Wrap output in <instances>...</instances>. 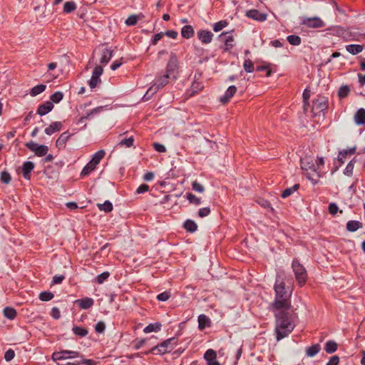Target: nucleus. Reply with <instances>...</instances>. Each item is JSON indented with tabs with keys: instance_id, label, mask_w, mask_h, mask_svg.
<instances>
[{
	"instance_id": "obj_1",
	"label": "nucleus",
	"mask_w": 365,
	"mask_h": 365,
	"mask_svg": "<svg viewBox=\"0 0 365 365\" xmlns=\"http://www.w3.org/2000/svg\"><path fill=\"white\" fill-rule=\"evenodd\" d=\"M284 272H279L277 274L274 284L275 299L273 303V308L278 309H288L290 306V294L285 289Z\"/></svg>"
},
{
	"instance_id": "obj_2",
	"label": "nucleus",
	"mask_w": 365,
	"mask_h": 365,
	"mask_svg": "<svg viewBox=\"0 0 365 365\" xmlns=\"http://www.w3.org/2000/svg\"><path fill=\"white\" fill-rule=\"evenodd\" d=\"M282 309L275 313L277 339L279 341L288 336L295 325L292 317Z\"/></svg>"
},
{
	"instance_id": "obj_3",
	"label": "nucleus",
	"mask_w": 365,
	"mask_h": 365,
	"mask_svg": "<svg viewBox=\"0 0 365 365\" xmlns=\"http://www.w3.org/2000/svg\"><path fill=\"white\" fill-rule=\"evenodd\" d=\"M170 78L167 73L158 78L156 81L148 88L146 93L143 96L144 101H148L150 97L155 93L159 89L163 88L168 83V79Z\"/></svg>"
},
{
	"instance_id": "obj_4",
	"label": "nucleus",
	"mask_w": 365,
	"mask_h": 365,
	"mask_svg": "<svg viewBox=\"0 0 365 365\" xmlns=\"http://www.w3.org/2000/svg\"><path fill=\"white\" fill-rule=\"evenodd\" d=\"M293 272L298 284L303 286L307 278V271L297 259H294L292 264Z\"/></svg>"
},
{
	"instance_id": "obj_5",
	"label": "nucleus",
	"mask_w": 365,
	"mask_h": 365,
	"mask_svg": "<svg viewBox=\"0 0 365 365\" xmlns=\"http://www.w3.org/2000/svg\"><path fill=\"white\" fill-rule=\"evenodd\" d=\"M301 168L302 170L307 172L310 171L316 173L317 177H319L317 171L319 170V165L317 161L312 156H306L301 159Z\"/></svg>"
},
{
	"instance_id": "obj_6",
	"label": "nucleus",
	"mask_w": 365,
	"mask_h": 365,
	"mask_svg": "<svg viewBox=\"0 0 365 365\" xmlns=\"http://www.w3.org/2000/svg\"><path fill=\"white\" fill-rule=\"evenodd\" d=\"M302 24L308 28L319 29L325 26V23L317 16L311 18H304Z\"/></svg>"
},
{
	"instance_id": "obj_7",
	"label": "nucleus",
	"mask_w": 365,
	"mask_h": 365,
	"mask_svg": "<svg viewBox=\"0 0 365 365\" xmlns=\"http://www.w3.org/2000/svg\"><path fill=\"white\" fill-rule=\"evenodd\" d=\"M26 147L38 157H42L46 155L48 148L46 145H38L34 142H29L26 143Z\"/></svg>"
},
{
	"instance_id": "obj_8",
	"label": "nucleus",
	"mask_w": 365,
	"mask_h": 365,
	"mask_svg": "<svg viewBox=\"0 0 365 365\" xmlns=\"http://www.w3.org/2000/svg\"><path fill=\"white\" fill-rule=\"evenodd\" d=\"M327 108V99L324 96H319L313 101L312 112L317 113Z\"/></svg>"
},
{
	"instance_id": "obj_9",
	"label": "nucleus",
	"mask_w": 365,
	"mask_h": 365,
	"mask_svg": "<svg viewBox=\"0 0 365 365\" xmlns=\"http://www.w3.org/2000/svg\"><path fill=\"white\" fill-rule=\"evenodd\" d=\"M102 73L103 68L101 66H96L93 71L92 76L88 82L89 86L91 89L95 88L101 82L100 76Z\"/></svg>"
},
{
	"instance_id": "obj_10",
	"label": "nucleus",
	"mask_w": 365,
	"mask_h": 365,
	"mask_svg": "<svg viewBox=\"0 0 365 365\" xmlns=\"http://www.w3.org/2000/svg\"><path fill=\"white\" fill-rule=\"evenodd\" d=\"M178 67V61L175 54L172 53L170 60L166 66V73L171 76L177 71Z\"/></svg>"
},
{
	"instance_id": "obj_11",
	"label": "nucleus",
	"mask_w": 365,
	"mask_h": 365,
	"mask_svg": "<svg viewBox=\"0 0 365 365\" xmlns=\"http://www.w3.org/2000/svg\"><path fill=\"white\" fill-rule=\"evenodd\" d=\"M246 16L252 19L258 21H264L267 20V14L262 13L256 9H251L247 11Z\"/></svg>"
},
{
	"instance_id": "obj_12",
	"label": "nucleus",
	"mask_w": 365,
	"mask_h": 365,
	"mask_svg": "<svg viewBox=\"0 0 365 365\" xmlns=\"http://www.w3.org/2000/svg\"><path fill=\"white\" fill-rule=\"evenodd\" d=\"M34 169V163L31 161H26L21 167L23 176L26 180L31 179V173Z\"/></svg>"
},
{
	"instance_id": "obj_13",
	"label": "nucleus",
	"mask_w": 365,
	"mask_h": 365,
	"mask_svg": "<svg viewBox=\"0 0 365 365\" xmlns=\"http://www.w3.org/2000/svg\"><path fill=\"white\" fill-rule=\"evenodd\" d=\"M216 352L212 349H208L204 355L208 365H220L218 361H216Z\"/></svg>"
},
{
	"instance_id": "obj_14",
	"label": "nucleus",
	"mask_w": 365,
	"mask_h": 365,
	"mask_svg": "<svg viewBox=\"0 0 365 365\" xmlns=\"http://www.w3.org/2000/svg\"><path fill=\"white\" fill-rule=\"evenodd\" d=\"M237 91V88L235 86H230L226 91L225 93L220 97V102L227 103L230 101V98L235 95Z\"/></svg>"
},
{
	"instance_id": "obj_15",
	"label": "nucleus",
	"mask_w": 365,
	"mask_h": 365,
	"mask_svg": "<svg viewBox=\"0 0 365 365\" xmlns=\"http://www.w3.org/2000/svg\"><path fill=\"white\" fill-rule=\"evenodd\" d=\"M197 36L203 43H209L212 41L213 34L212 32L205 30L198 31Z\"/></svg>"
},
{
	"instance_id": "obj_16",
	"label": "nucleus",
	"mask_w": 365,
	"mask_h": 365,
	"mask_svg": "<svg viewBox=\"0 0 365 365\" xmlns=\"http://www.w3.org/2000/svg\"><path fill=\"white\" fill-rule=\"evenodd\" d=\"M53 108L52 102L46 101L40 105L37 109V113L40 115H44L49 113Z\"/></svg>"
},
{
	"instance_id": "obj_17",
	"label": "nucleus",
	"mask_w": 365,
	"mask_h": 365,
	"mask_svg": "<svg viewBox=\"0 0 365 365\" xmlns=\"http://www.w3.org/2000/svg\"><path fill=\"white\" fill-rule=\"evenodd\" d=\"M177 345V339L175 337L166 339L160 344V347L166 349V352L172 351Z\"/></svg>"
},
{
	"instance_id": "obj_18",
	"label": "nucleus",
	"mask_w": 365,
	"mask_h": 365,
	"mask_svg": "<svg viewBox=\"0 0 365 365\" xmlns=\"http://www.w3.org/2000/svg\"><path fill=\"white\" fill-rule=\"evenodd\" d=\"M71 136V134H70L68 131L61 133L56 142V147L58 149L64 148L66 142L68 140Z\"/></svg>"
},
{
	"instance_id": "obj_19",
	"label": "nucleus",
	"mask_w": 365,
	"mask_h": 365,
	"mask_svg": "<svg viewBox=\"0 0 365 365\" xmlns=\"http://www.w3.org/2000/svg\"><path fill=\"white\" fill-rule=\"evenodd\" d=\"M76 302L83 309H89L94 304L93 299L92 298H89V297H85L81 299H78V300H76Z\"/></svg>"
},
{
	"instance_id": "obj_20",
	"label": "nucleus",
	"mask_w": 365,
	"mask_h": 365,
	"mask_svg": "<svg viewBox=\"0 0 365 365\" xmlns=\"http://www.w3.org/2000/svg\"><path fill=\"white\" fill-rule=\"evenodd\" d=\"M62 128V123L60 121L53 122L48 127L45 129L46 134L51 135L55 132L59 131Z\"/></svg>"
},
{
	"instance_id": "obj_21",
	"label": "nucleus",
	"mask_w": 365,
	"mask_h": 365,
	"mask_svg": "<svg viewBox=\"0 0 365 365\" xmlns=\"http://www.w3.org/2000/svg\"><path fill=\"white\" fill-rule=\"evenodd\" d=\"M354 122L356 125L365 124V109H359L354 115Z\"/></svg>"
},
{
	"instance_id": "obj_22",
	"label": "nucleus",
	"mask_w": 365,
	"mask_h": 365,
	"mask_svg": "<svg viewBox=\"0 0 365 365\" xmlns=\"http://www.w3.org/2000/svg\"><path fill=\"white\" fill-rule=\"evenodd\" d=\"M222 41L225 42L226 49H229L233 46L234 38L233 36L229 33H222L220 36Z\"/></svg>"
},
{
	"instance_id": "obj_23",
	"label": "nucleus",
	"mask_w": 365,
	"mask_h": 365,
	"mask_svg": "<svg viewBox=\"0 0 365 365\" xmlns=\"http://www.w3.org/2000/svg\"><path fill=\"white\" fill-rule=\"evenodd\" d=\"M356 152V147L350 148L348 149H344L343 150L339 151L338 155V160L341 163H344V160L348 155H353Z\"/></svg>"
},
{
	"instance_id": "obj_24",
	"label": "nucleus",
	"mask_w": 365,
	"mask_h": 365,
	"mask_svg": "<svg viewBox=\"0 0 365 365\" xmlns=\"http://www.w3.org/2000/svg\"><path fill=\"white\" fill-rule=\"evenodd\" d=\"M363 49V46L359 44H349L346 46V50L352 55H356L361 53Z\"/></svg>"
},
{
	"instance_id": "obj_25",
	"label": "nucleus",
	"mask_w": 365,
	"mask_h": 365,
	"mask_svg": "<svg viewBox=\"0 0 365 365\" xmlns=\"http://www.w3.org/2000/svg\"><path fill=\"white\" fill-rule=\"evenodd\" d=\"M210 324V319L205 314H200L198 316V328L200 330H203L206 327H209Z\"/></svg>"
},
{
	"instance_id": "obj_26",
	"label": "nucleus",
	"mask_w": 365,
	"mask_h": 365,
	"mask_svg": "<svg viewBox=\"0 0 365 365\" xmlns=\"http://www.w3.org/2000/svg\"><path fill=\"white\" fill-rule=\"evenodd\" d=\"M68 355L69 350H63L53 353L51 358L53 361H58L68 359Z\"/></svg>"
},
{
	"instance_id": "obj_27",
	"label": "nucleus",
	"mask_w": 365,
	"mask_h": 365,
	"mask_svg": "<svg viewBox=\"0 0 365 365\" xmlns=\"http://www.w3.org/2000/svg\"><path fill=\"white\" fill-rule=\"evenodd\" d=\"M112 51L109 48H104L102 51L101 58L100 59L101 63L106 65L112 58Z\"/></svg>"
},
{
	"instance_id": "obj_28",
	"label": "nucleus",
	"mask_w": 365,
	"mask_h": 365,
	"mask_svg": "<svg viewBox=\"0 0 365 365\" xmlns=\"http://www.w3.org/2000/svg\"><path fill=\"white\" fill-rule=\"evenodd\" d=\"M321 349L319 344H317L306 349V354L309 357H313L317 354Z\"/></svg>"
},
{
	"instance_id": "obj_29",
	"label": "nucleus",
	"mask_w": 365,
	"mask_h": 365,
	"mask_svg": "<svg viewBox=\"0 0 365 365\" xmlns=\"http://www.w3.org/2000/svg\"><path fill=\"white\" fill-rule=\"evenodd\" d=\"M362 227V223L356 220H350L346 223V229L349 232H355Z\"/></svg>"
},
{
	"instance_id": "obj_30",
	"label": "nucleus",
	"mask_w": 365,
	"mask_h": 365,
	"mask_svg": "<svg viewBox=\"0 0 365 365\" xmlns=\"http://www.w3.org/2000/svg\"><path fill=\"white\" fill-rule=\"evenodd\" d=\"M194 34L193 28L190 25H186L182 28L181 35L185 38H191Z\"/></svg>"
},
{
	"instance_id": "obj_31",
	"label": "nucleus",
	"mask_w": 365,
	"mask_h": 365,
	"mask_svg": "<svg viewBox=\"0 0 365 365\" xmlns=\"http://www.w3.org/2000/svg\"><path fill=\"white\" fill-rule=\"evenodd\" d=\"M76 8V4L73 1H66L63 4V11L66 14H69L74 11Z\"/></svg>"
},
{
	"instance_id": "obj_32",
	"label": "nucleus",
	"mask_w": 365,
	"mask_h": 365,
	"mask_svg": "<svg viewBox=\"0 0 365 365\" xmlns=\"http://www.w3.org/2000/svg\"><path fill=\"white\" fill-rule=\"evenodd\" d=\"M203 85L201 82L194 81L192 83V86L190 89V95L193 96L197 93L198 91H201L203 88Z\"/></svg>"
},
{
	"instance_id": "obj_33",
	"label": "nucleus",
	"mask_w": 365,
	"mask_h": 365,
	"mask_svg": "<svg viewBox=\"0 0 365 365\" xmlns=\"http://www.w3.org/2000/svg\"><path fill=\"white\" fill-rule=\"evenodd\" d=\"M161 324L160 323H154L150 324L147 327H145L143 329V331L146 334L150 333L153 331H158L160 330Z\"/></svg>"
},
{
	"instance_id": "obj_34",
	"label": "nucleus",
	"mask_w": 365,
	"mask_h": 365,
	"mask_svg": "<svg viewBox=\"0 0 365 365\" xmlns=\"http://www.w3.org/2000/svg\"><path fill=\"white\" fill-rule=\"evenodd\" d=\"M185 229L190 232H194L197 229V224L191 220H187L184 223Z\"/></svg>"
},
{
	"instance_id": "obj_35",
	"label": "nucleus",
	"mask_w": 365,
	"mask_h": 365,
	"mask_svg": "<svg viewBox=\"0 0 365 365\" xmlns=\"http://www.w3.org/2000/svg\"><path fill=\"white\" fill-rule=\"evenodd\" d=\"M96 165L93 162L90 161L82 170L81 175L82 176H86L89 175L93 170H95Z\"/></svg>"
},
{
	"instance_id": "obj_36",
	"label": "nucleus",
	"mask_w": 365,
	"mask_h": 365,
	"mask_svg": "<svg viewBox=\"0 0 365 365\" xmlns=\"http://www.w3.org/2000/svg\"><path fill=\"white\" fill-rule=\"evenodd\" d=\"M4 315L9 319H14L16 316V311L11 307H6L4 309Z\"/></svg>"
},
{
	"instance_id": "obj_37",
	"label": "nucleus",
	"mask_w": 365,
	"mask_h": 365,
	"mask_svg": "<svg viewBox=\"0 0 365 365\" xmlns=\"http://www.w3.org/2000/svg\"><path fill=\"white\" fill-rule=\"evenodd\" d=\"M337 349V344L333 341H328L324 346V350L328 354L334 353Z\"/></svg>"
},
{
	"instance_id": "obj_38",
	"label": "nucleus",
	"mask_w": 365,
	"mask_h": 365,
	"mask_svg": "<svg viewBox=\"0 0 365 365\" xmlns=\"http://www.w3.org/2000/svg\"><path fill=\"white\" fill-rule=\"evenodd\" d=\"M105 154L106 153L103 150H98L93 155V158L91 160V161L97 165L100 163V161L103 158Z\"/></svg>"
},
{
	"instance_id": "obj_39",
	"label": "nucleus",
	"mask_w": 365,
	"mask_h": 365,
	"mask_svg": "<svg viewBox=\"0 0 365 365\" xmlns=\"http://www.w3.org/2000/svg\"><path fill=\"white\" fill-rule=\"evenodd\" d=\"M299 184H295L291 187L286 188L282 193L283 198H287L299 189Z\"/></svg>"
},
{
	"instance_id": "obj_40",
	"label": "nucleus",
	"mask_w": 365,
	"mask_h": 365,
	"mask_svg": "<svg viewBox=\"0 0 365 365\" xmlns=\"http://www.w3.org/2000/svg\"><path fill=\"white\" fill-rule=\"evenodd\" d=\"M72 331L75 335L81 336V337L86 336L88 333V331L86 329L82 328L80 327H77V326H74L72 329Z\"/></svg>"
},
{
	"instance_id": "obj_41",
	"label": "nucleus",
	"mask_w": 365,
	"mask_h": 365,
	"mask_svg": "<svg viewBox=\"0 0 365 365\" xmlns=\"http://www.w3.org/2000/svg\"><path fill=\"white\" fill-rule=\"evenodd\" d=\"M46 88V86L43 84L36 86L31 88L30 91V95L31 96H36L37 95L43 93L45 91Z\"/></svg>"
},
{
	"instance_id": "obj_42",
	"label": "nucleus",
	"mask_w": 365,
	"mask_h": 365,
	"mask_svg": "<svg viewBox=\"0 0 365 365\" xmlns=\"http://www.w3.org/2000/svg\"><path fill=\"white\" fill-rule=\"evenodd\" d=\"M143 17L142 14L139 15H130L128 17V19L125 20V24L127 26H134L136 24L137 21Z\"/></svg>"
},
{
	"instance_id": "obj_43",
	"label": "nucleus",
	"mask_w": 365,
	"mask_h": 365,
	"mask_svg": "<svg viewBox=\"0 0 365 365\" xmlns=\"http://www.w3.org/2000/svg\"><path fill=\"white\" fill-rule=\"evenodd\" d=\"M186 198L187 199L189 202L191 203V204H194L195 205H200L201 204L200 198L196 197L192 193H190V192L187 193Z\"/></svg>"
},
{
	"instance_id": "obj_44",
	"label": "nucleus",
	"mask_w": 365,
	"mask_h": 365,
	"mask_svg": "<svg viewBox=\"0 0 365 365\" xmlns=\"http://www.w3.org/2000/svg\"><path fill=\"white\" fill-rule=\"evenodd\" d=\"M98 207L101 210L109 212L113 210V205L110 201H106L103 204H98Z\"/></svg>"
},
{
	"instance_id": "obj_45",
	"label": "nucleus",
	"mask_w": 365,
	"mask_h": 365,
	"mask_svg": "<svg viewBox=\"0 0 365 365\" xmlns=\"http://www.w3.org/2000/svg\"><path fill=\"white\" fill-rule=\"evenodd\" d=\"M166 353V349L160 347V344L153 347L150 351H147L145 354H164Z\"/></svg>"
},
{
	"instance_id": "obj_46",
	"label": "nucleus",
	"mask_w": 365,
	"mask_h": 365,
	"mask_svg": "<svg viewBox=\"0 0 365 365\" xmlns=\"http://www.w3.org/2000/svg\"><path fill=\"white\" fill-rule=\"evenodd\" d=\"M350 92V88L348 86H342L339 88L338 96L339 98H343L346 97Z\"/></svg>"
},
{
	"instance_id": "obj_47",
	"label": "nucleus",
	"mask_w": 365,
	"mask_h": 365,
	"mask_svg": "<svg viewBox=\"0 0 365 365\" xmlns=\"http://www.w3.org/2000/svg\"><path fill=\"white\" fill-rule=\"evenodd\" d=\"M287 41L293 46H299L301 43V38L297 35L288 36Z\"/></svg>"
},
{
	"instance_id": "obj_48",
	"label": "nucleus",
	"mask_w": 365,
	"mask_h": 365,
	"mask_svg": "<svg viewBox=\"0 0 365 365\" xmlns=\"http://www.w3.org/2000/svg\"><path fill=\"white\" fill-rule=\"evenodd\" d=\"M110 276V273L108 272H104L101 274H98L96 279L95 282L98 284H103Z\"/></svg>"
},
{
	"instance_id": "obj_49",
	"label": "nucleus",
	"mask_w": 365,
	"mask_h": 365,
	"mask_svg": "<svg viewBox=\"0 0 365 365\" xmlns=\"http://www.w3.org/2000/svg\"><path fill=\"white\" fill-rule=\"evenodd\" d=\"M53 294L50 292H42L39 294V299L43 302L50 301L53 298Z\"/></svg>"
},
{
	"instance_id": "obj_50",
	"label": "nucleus",
	"mask_w": 365,
	"mask_h": 365,
	"mask_svg": "<svg viewBox=\"0 0 365 365\" xmlns=\"http://www.w3.org/2000/svg\"><path fill=\"white\" fill-rule=\"evenodd\" d=\"M355 162H356V160L354 159V160H351L347 164L346 167L344 169V172L345 175H346L348 176H351L353 174V170H354Z\"/></svg>"
},
{
	"instance_id": "obj_51",
	"label": "nucleus",
	"mask_w": 365,
	"mask_h": 365,
	"mask_svg": "<svg viewBox=\"0 0 365 365\" xmlns=\"http://www.w3.org/2000/svg\"><path fill=\"white\" fill-rule=\"evenodd\" d=\"M134 142L133 137H130L128 138L123 139L118 143V145L123 146L125 145L127 148H130L133 146Z\"/></svg>"
},
{
	"instance_id": "obj_52",
	"label": "nucleus",
	"mask_w": 365,
	"mask_h": 365,
	"mask_svg": "<svg viewBox=\"0 0 365 365\" xmlns=\"http://www.w3.org/2000/svg\"><path fill=\"white\" fill-rule=\"evenodd\" d=\"M63 95L62 92L57 91L51 96V100L53 103H58L63 99Z\"/></svg>"
},
{
	"instance_id": "obj_53",
	"label": "nucleus",
	"mask_w": 365,
	"mask_h": 365,
	"mask_svg": "<svg viewBox=\"0 0 365 365\" xmlns=\"http://www.w3.org/2000/svg\"><path fill=\"white\" fill-rule=\"evenodd\" d=\"M245 71L247 73H252L254 71V64L250 59H246L243 64Z\"/></svg>"
},
{
	"instance_id": "obj_54",
	"label": "nucleus",
	"mask_w": 365,
	"mask_h": 365,
	"mask_svg": "<svg viewBox=\"0 0 365 365\" xmlns=\"http://www.w3.org/2000/svg\"><path fill=\"white\" fill-rule=\"evenodd\" d=\"M227 25V23L226 21H220L214 24L213 30L215 32H218V31L222 30L225 27H226Z\"/></svg>"
},
{
	"instance_id": "obj_55",
	"label": "nucleus",
	"mask_w": 365,
	"mask_h": 365,
	"mask_svg": "<svg viewBox=\"0 0 365 365\" xmlns=\"http://www.w3.org/2000/svg\"><path fill=\"white\" fill-rule=\"evenodd\" d=\"M192 188L195 192H197L200 193H202L205 191L204 186L202 184L197 182V181L192 182Z\"/></svg>"
},
{
	"instance_id": "obj_56",
	"label": "nucleus",
	"mask_w": 365,
	"mask_h": 365,
	"mask_svg": "<svg viewBox=\"0 0 365 365\" xmlns=\"http://www.w3.org/2000/svg\"><path fill=\"white\" fill-rule=\"evenodd\" d=\"M11 178L10 174L6 171H3L1 173V181L3 183L9 184L11 182Z\"/></svg>"
},
{
	"instance_id": "obj_57",
	"label": "nucleus",
	"mask_w": 365,
	"mask_h": 365,
	"mask_svg": "<svg viewBox=\"0 0 365 365\" xmlns=\"http://www.w3.org/2000/svg\"><path fill=\"white\" fill-rule=\"evenodd\" d=\"M310 97V91L307 89H305L303 92V98H304V110L307 111L308 107V100Z\"/></svg>"
},
{
	"instance_id": "obj_58",
	"label": "nucleus",
	"mask_w": 365,
	"mask_h": 365,
	"mask_svg": "<svg viewBox=\"0 0 365 365\" xmlns=\"http://www.w3.org/2000/svg\"><path fill=\"white\" fill-rule=\"evenodd\" d=\"M102 108H103L102 107H98V108H93L89 113H88L86 116L81 117L80 119V122H83L85 119H88L90 117V115L97 114L102 110Z\"/></svg>"
},
{
	"instance_id": "obj_59",
	"label": "nucleus",
	"mask_w": 365,
	"mask_h": 365,
	"mask_svg": "<svg viewBox=\"0 0 365 365\" xmlns=\"http://www.w3.org/2000/svg\"><path fill=\"white\" fill-rule=\"evenodd\" d=\"M76 365H96V362L92 359H81L80 361H76Z\"/></svg>"
},
{
	"instance_id": "obj_60",
	"label": "nucleus",
	"mask_w": 365,
	"mask_h": 365,
	"mask_svg": "<svg viewBox=\"0 0 365 365\" xmlns=\"http://www.w3.org/2000/svg\"><path fill=\"white\" fill-rule=\"evenodd\" d=\"M15 356V352L13 349H8L4 354V359L6 361H11Z\"/></svg>"
},
{
	"instance_id": "obj_61",
	"label": "nucleus",
	"mask_w": 365,
	"mask_h": 365,
	"mask_svg": "<svg viewBox=\"0 0 365 365\" xmlns=\"http://www.w3.org/2000/svg\"><path fill=\"white\" fill-rule=\"evenodd\" d=\"M210 209L208 207L200 208L198 211V215L200 217H205L210 215Z\"/></svg>"
},
{
	"instance_id": "obj_62",
	"label": "nucleus",
	"mask_w": 365,
	"mask_h": 365,
	"mask_svg": "<svg viewBox=\"0 0 365 365\" xmlns=\"http://www.w3.org/2000/svg\"><path fill=\"white\" fill-rule=\"evenodd\" d=\"M170 294L169 292H164L159 294L157 296V299L159 301L165 302L170 298Z\"/></svg>"
},
{
	"instance_id": "obj_63",
	"label": "nucleus",
	"mask_w": 365,
	"mask_h": 365,
	"mask_svg": "<svg viewBox=\"0 0 365 365\" xmlns=\"http://www.w3.org/2000/svg\"><path fill=\"white\" fill-rule=\"evenodd\" d=\"M106 325L103 322H98L95 326V330L98 333H103L105 331Z\"/></svg>"
},
{
	"instance_id": "obj_64",
	"label": "nucleus",
	"mask_w": 365,
	"mask_h": 365,
	"mask_svg": "<svg viewBox=\"0 0 365 365\" xmlns=\"http://www.w3.org/2000/svg\"><path fill=\"white\" fill-rule=\"evenodd\" d=\"M339 362V358L337 356H333L330 358L329 361L326 365H338Z\"/></svg>"
}]
</instances>
